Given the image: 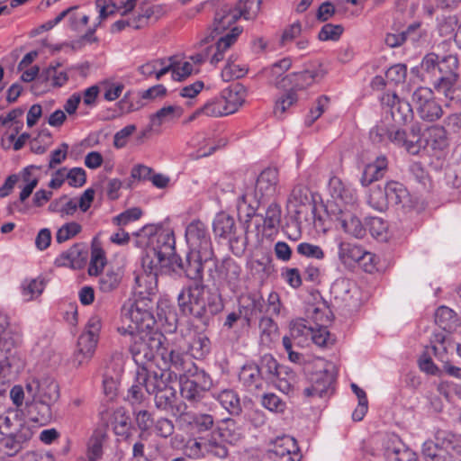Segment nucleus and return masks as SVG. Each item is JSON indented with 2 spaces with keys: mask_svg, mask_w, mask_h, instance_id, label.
Here are the masks:
<instances>
[{
  "mask_svg": "<svg viewBox=\"0 0 461 461\" xmlns=\"http://www.w3.org/2000/svg\"><path fill=\"white\" fill-rule=\"evenodd\" d=\"M204 255L203 251L190 249L185 260L176 256L170 266L174 272L181 270L187 278L194 281V284L184 287L177 296L180 312L208 327L213 317L222 312L224 303L221 294L217 291H208L205 295L206 286L203 283V264L212 263L215 256Z\"/></svg>",
  "mask_w": 461,
  "mask_h": 461,
  "instance_id": "f257e3e1",
  "label": "nucleus"
},
{
  "mask_svg": "<svg viewBox=\"0 0 461 461\" xmlns=\"http://www.w3.org/2000/svg\"><path fill=\"white\" fill-rule=\"evenodd\" d=\"M458 59L456 55L439 56L431 52L425 55L416 70L421 81L429 83L436 94L449 101L461 102V86L458 83Z\"/></svg>",
  "mask_w": 461,
  "mask_h": 461,
  "instance_id": "f03ea898",
  "label": "nucleus"
},
{
  "mask_svg": "<svg viewBox=\"0 0 461 461\" xmlns=\"http://www.w3.org/2000/svg\"><path fill=\"white\" fill-rule=\"evenodd\" d=\"M215 2L214 18L209 36L202 40L201 43H208L216 36L223 33L240 18L247 21L254 20L259 10L261 2Z\"/></svg>",
  "mask_w": 461,
  "mask_h": 461,
  "instance_id": "7ed1b4c3",
  "label": "nucleus"
},
{
  "mask_svg": "<svg viewBox=\"0 0 461 461\" xmlns=\"http://www.w3.org/2000/svg\"><path fill=\"white\" fill-rule=\"evenodd\" d=\"M135 6V2H108L103 6L97 5L100 8L101 19H104L121 10H122V15L133 11L131 17L126 20H119L113 23V29L118 32L123 30L126 26L136 30L143 28L148 23L149 19L154 17L157 20L161 15L159 6H149L148 2H142L139 11H134Z\"/></svg>",
  "mask_w": 461,
  "mask_h": 461,
  "instance_id": "20e7f679",
  "label": "nucleus"
},
{
  "mask_svg": "<svg viewBox=\"0 0 461 461\" xmlns=\"http://www.w3.org/2000/svg\"><path fill=\"white\" fill-rule=\"evenodd\" d=\"M278 183V171L276 168H266L258 176L255 191L253 194L255 202L249 201L252 194L246 192L241 194L237 203V208L240 213L246 211V222H249L251 218L256 215L258 205L266 197H272L276 194V185Z\"/></svg>",
  "mask_w": 461,
  "mask_h": 461,
  "instance_id": "39448f33",
  "label": "nucleus"
},
{
  "mask_svg": "<svg viewBox=\"0 0 461 461\" xmlns=\"http://www.w3.org/2000/svg\"><path fill=\"white\" fill-rule=\"evenodd\" d=\"M125 337H129V350L138 368L147 367L157 354L160 355L165 339L163 334L157 331H141Z\"/></svg>",
  "mask_w": 461,
  "mask_h": 461,
  "instance_id": "423d86ee",
  "label": "nucleus"
},
{
  "mask_svg": "<svg viewBox=\"0 0 461 461\" xmlns=\"http://www.w3.org/2000/svg\"><path fill=\"white\" fill-rule=\"evenodd\" d=\"M121 316L124 325L119 327L117 330L122 336L152 331L156 322L149 310L140 307L139 303L131 300L123 303Z\"/></svg>",
  "mask_w": 461,
  "mask_h": 461,
  "instance_id": "0eeeda50",
  "label": "nucleus"
},
{
  "mask_svg": "<svg viewBox=\"0 0 461 461\" xmlns=\"http://www.w3.org/2000/svg\"><path fill=\"white\" fill-rule=\"evenodd\" d=\"M369 203L378 211H384L389 204L400 206L404 210L412 208L411 195L406 187L399 182L390 181L384 189L373 190Z\"/></svg>",
  "mask_w": 461,
  "mask_h": 461,
  "instance_id": "6e6552de",
  "label": "nucleus"
},
{
  "mask_svg": "<svg viewBox=\"0 0 461 461\" xmlns=\"http://www.w3.org/2000/svg\"><path fill=\"white\" fill-rule=\"evenodd\" d=\"M454 448V435L447 430L437 429L433 439H427L421 447L426 461H460L450 454Z\"/></svg>",
  "mask_w": 461,
  "mask_h": 461,
  "instance_id": "1a4fd4ad",
  "label": "nucleus"
},
{
  "mask_svg": "<svg viewBox=\"0 0 461 461\" xmlns=\"http://www.w3.org/2000/svg\"><path fill=\"white\" fill-rule=\"evenodd\" d=\"M431 88L420 86L412 94V103L419 117L428 122H434L443 116V108L435 97Z\"/></svg>",
  "mask_w": 461,
  "mask_h": 461,
  "instance_id": "9d476101",
  "label": "nucleus"
},
{
  "mask_svg": "<svg viewBox=\"0 0 461 461\" xmlns=\"http://www.w3.org/2000/svg\"><path fill=\"white\" fill-rule=\"evenodd\" d=\"M176 380L177 375L172 370L150 371L148 367H140L136 372V382L153 396L173 387L172 384Z\"/></svg>",
  "mask_w": 461,
  "mask_h": 461,
  "instance_id": "9b49d317",
  "label": "nucleus"
},
{
  "mask_svg": "<svg viewBox=\"0 0 461 461\" xmlns=\"http://www.w3.org/2000/svg\"><path fill=\"white\" fill-rule=\"evenodd\" d=\"M212 267L208 269L209 276L220 285H226L231 291H235L240 283L241 267L231 258H224L221 264L213 259Z\"/></svg>",
  "mask_w": 461,
  "mask_h": 461,
  "instance_id": "f8f14e48",
  "label": "nucleus"
},
{
  "mask_svg": "<svg viewBox=\"0 0 461 461\" xmlns=\"http://www.w3.org/2000/svg\"><path fill=\"white\" fill-rule=\"evenodd\" d=\"M28 397L57 402L60 396L59 384L50 376L33 377L25 385Z\"/></svg>",
  "mask_w": 461,
  "mask_h": 461,
  "instance_id": "ddd939ff",
  "label": "nucleus"
},
{
  "mask_svg": "<svg viewBox=\"0 0 461 461\" xmlns=\"http://www.w3.org/2000/svg\"><path fill=\"white\" fill-rule=\"evenodd\" d=\"M324 207L328 216L337 221L345 232L356 238L365 235L366 230L360 220L349 212H344L336 201H328Z\"/></svg>",
  "mask_w": 461,
  "mask_h": 461,
  "instance_id": "4468645a",
  "label": "nucleus"
},
{
  "mask_svg": "<svg viewBox=\"0 0 461 461\" xmlns=\"http://www.w3.org/2000/svg\"><path fill=\"white\" fill-rule=\"evenodd\" d=\"M152 240V248L149 249L154 257L157 258V263L173 264L176 254V240L174 232L170 230H158Z\"/></svg>",
  "mask_w": 461,
  "mask_h": 461,
  "instance_id": "2eb2a0df",
  "label": "nucleus"
},
{
  "mask_svg": "<svg viewBox=\"0 0 461 461\" xmlns=\"http://www.w3.org/2000/svg\"><path fill=\"white\" fill-rule=\"evenodd\" d=\"M185 239L190 249L203 251L205 257L214 254L208 230L201 221L195 220L188 224Z\"/></svg>",
  "mask_w": 461,
  "mask_h": 461,
  "instance_id": "dca6fc26",
  "label": "nucleus"
},
{
  "mask_svg": "<svg viewBox=\"0 0 461 461\" xmlns=\"http://www.w3.org/2000/svg\"><path fill=\"white\" fill-rule=\"evenodd\" d=\"M389 141L397 147L403 148L409 154L417 155L422 146L420 127L414 124L409 132L403 129L393 127Z\"/></svg>",
  "mask_w": 461,
  "mask_h": 461,
  "instance_id": "f3484780",
  "label": "nucleus"
},
{
  "mask_svg": "<svg viewBox=\"0 0 461 461\" xmlns=\"http://www.w3.org/2000/svg\"><path fill=\"white\" fill-rule=\"evenodd\" d=\"M335 380L334 366H331V369L324 368L312 377V384L303 389V395L305 397H327L334 392Z\"/></svg>",
  "mask_w": 461,
  "mask_h": 461,
  "instance_id": "a211bd4d",
  "label": "nucleus"
},
{
  "mask_svg": "<svg viewBox=\"0 0 461 461\" xmlns=\"http://www.w3.org/2000/svg\"><path fill=\"white\" fill-rule=\"evenodd\" d=\"M123 373V357L121 353H114L107 366L103 379L104 394L113 399L116 395L117 386Z\"/></svg>",
  "mask_w": 461,
  "mask_h": 461,
  "instance_id": "6ab92c4d",
  "label": "nucleus"
},
{
  "mask_svg": "<svg viewBox=\"0 0 461 461\" xmlns=\"http://www.w3.org/2000/svg\"><path fill=\"white\" fill-rule=\"evenodd\" d=\"M382 102L390 108L391 116L395 123L406 124L413 119V111L409 102L400 99L396 94H385Z\"/></svg>",
  "mask_w": 461,
  "mask_h": 461,
  "instance_id": "aec40b11",
  "label": "nucleus"
},
{
  "mask_svg": "<svg viewBox=\"0 0 461 461\" xmlns=\"http://www.w3.org/2000/svg\"><path fill=\"white\" fill-rule=\"evenodd\" d=\"M162 360L168 366L167 370H172L177 375V378L186 372H190V367L194 364L191 361L187 353L178 348L167 349L162 348L160 352Z\"/></svg>",
  "mask_w": 461,
  "mask_h": 461,
  "instance_id": "412c9836",
  "label": "nucleus"
},
{
  "mask_svg": "<svg viewBox=\"0 0 461 461\" xmlns=\"http://www.w3.org/2000/svg\"><path fill=\"white\" fill-rule=\"evenodd\" d=\"M291 66L292 60L289 58H284L270 67L265 68L261 73L268 79L269 84L278 88H286L292 84V79L290 75L285 76V74Z\"/></svg>",
  "mask_w": 461,
  "mask_h": 461,
  "instance_id": "4be33fe9",
  "label": "nucleus"
},
{
  "mask_svg": "<svg viewBox=\"0 0 461 461\" xmlns=\"http://www.w3.org/2000/svg\"><path fill=\"white\" fill-rule=\"evenodd\" d=\"M155 407L170 415L182 414L185 408H187L186 404L178 399L176 390L173 386L162 393H156L154 396Z\"/></svg>",
  "mask_w": 461,
  "mask_h": 461,
  "instance_id": "5701e85b",
  "label": "nucleus"
},
{
  "mask_svg": "<svg viewBox=\"0 0 461 461\" xmlns=\"http://www.w3.org/2000/svg\"><path fill=\"white\" fill-rule=\"evenodd\" d=\"M264 307L265 300L260 294H249L239 301V310L247 326H250L252 320L263 312Z\"/></svg>",
  "mask_w": 461,
  "mask_h": 461,
  "instance_id": "b1692460",
  "label": "nucleus"
},
{
  "mask_svg": "<svg viewBox=\"0 0 461 461\" xmlns=\"http://www.w3.org/2000/svg\"><path fill=\"white\" fill-rule=\"evenodd\" d=\"M289 205L294 208V212L299 215L303 212L304 208H310L313 214V221L316 224L317 221L321 222L322 218L316 215V205L312 203L308 196L307 189L303 185H296L290 194L288 199Z\"/></svg>",
  "mask_w": 461,
  "mask_h": 461,
  "instance_id": "393cba45",
  "label": "nucleus"
},
{
  "mask_svg": "<svg viewBox=\"0 0 461 461\" xmlns=\"http://www.w3.org/2000/svg\"><path fill=\"white\" fill-rule=\"evenodd\" d=\"M56 402H48L43 400L29 399V397H27L25 402L30 419L41 425H45L52 420V406Z\"/></svg>",
  "mask_w": 461,
  "mask_h": 461,
  "instance_id": "a878e982",
  "label": "nucleus"
},
{
  "mask_svg": "<svg viewBox=\"0 0 461 461\" xmlns=\"http://www.w3.org/2000/svg\"><path fill=\"white\" fill-rule=\"evenodd\" d=\"M32 434L31 428H23L17 433L3 435L0 444L9 456H14L23 448V445L32 438Z\"/></svg>",
  "mask_w": 461,
  "mask_h": 461,
  "instance_id": "bb28decb",
  "label": "nucleus"
},
{
  "mask_svg": "<svg viewBox=\"0 0 461 461\" xmlns=\"http://www.w3.org/2000/svg\"><path fill=\"white\" fill-rule=\"evenodd\" d=\"M326 71L319 65L312 69H306L302 72L290 74L292 84L290 85L291 90L295 93L297 90H303L313 83L320 81L324 77Z\"/></svg>",
  "mask_w": 461,
  "mask_h": 461,
  "instance_id": "cd10ccee",
  "label": "nucleus"
},
{
  "mask_svg": "<svg viewBox=\"0 0 461 461\" xmlns=\"http://www.w3.org/2000/svg\"><path fill=\"white\" fill-rule=\"evenodd\" d=\"M240 382L249 390H260L263 385L264 375L257 364H247L239 374Z\"/></svg>",
  "mask_w": 461,
  "mask_h": 461,
  "instance_id": "c85d7f7f",
  "label": "nucleus"
},
{
  "mask_svg": "<svg viewBox=\"0 0 461 461\" xmlns=\"http://www.w3.org/2000/svg\"><path fill=\"white\" fill-rule=\"evenodd\" d=\"M86 253L82 251L80 244H75L67 251L62 252L55 260L58 267H68L79 269L83 267Z\"/></svg>",
  "mask_w": 461,
  "mask_h": 461,
  "instance_id": "c756f323",
  "label": "nucleus"
},
{
  "mask_svg": "<svg viewBox=\"0 0 461 461\" xmlns=\"http://www.w3.org/2000/svg\"><path fill=\"white\" fill-rule=\"evenodd\" d=\"M242 31V27L233 26L229 32L218 40L215 52L211 58L212 64L216 65L223 59L224 52L237 41Z\"/></svg>",
  "mask_w": 461,
  "mask_h": 461,
  "instance_id": "7c9ffc66",
  "label": "nucleus"
},
{
  "mask_svg": "<svg viewBox=\"0 0 461 461\" xmlns=\"http://www.w3.org/2000/svg\"><path fill=\"white\" fill-rule=\"evenodd\" d=\"M247 89L240 84H236L224 91L221 97L226 101V106L230 113H235L245 102Z\"/></svg>",
  "mask_w": 461,
  "mask_h": 461,
  "instance_id": "2f4dec72",
  "label": "nucleus"
},
{
  "mask_svg": "<svg viewBox=\"0 0 461 461\" xmlns=\"http://www.w3.org/2000/svg\"><path fill=\"white\" fill-rule=\"evenodd\" d=\"M339 258L344 264L373 259V255L364 252L358 246L348 242H341L339 247Z\"/></svg>",
  "mask_w": 461,
  "mask_h": 461,
  "instance_id": "473e14b6",
  "label": "nucleus"
},
{
  "mask_svg": "<svg viewBox=\"0 0 461 461\" xmlns=\"http://www.w3.org/2000/svg\"><path fill=\"white\" fill-rule=\"evenodd\" d=\"M456 313L447 306H440L435 312V322L444 331L452 332L459 326Z\"/></svg>",
  "mask_w": 461,
  "mask_h": 461,
  "instance_id": "72a5a7b5",
  "label": "nucleus"
},
{
  "mask_svg": "<svg viewBox=\"0 0 461 461\" xmlns=\"http://www.w3.org/2000/svg\"><path fill=\"white\" fill-rule=\"evenodd\" d=\"M215 398L230 415L239 416L241 413L242 406L240 398L234 390H222L217 393Z\"/></svg>",
  "mask_w": 461,
  "mask_h": 461,
  "instance_id": "f704fd0d",
  "label": "nucleus"
},
{
  "mask_svg": "<svg viewBox=\"0 0 461 461\" xmlns=\"http://www.w3.org/2000/svg\"><path fill=\"white\" fill-rule=\"evenodd\" d=\"M23 367V361L15 354L9 352V355L0 359V383L5 384L6 381H9Z\"/></svg>",
  "mask_w": 461,
  "mask_h": 461,
  "instance_id": "c9c22d12",
  "label": "nucleus"
},
{
  "mask_svg": "<svg viewBox=\"0 0 461 461\" xmlns=\"http://www.w3.org/2000/svg\"><path fill=\"white\" fill-rule=\"evenodd\" d=\"M211 351L209 338L202 333L194 335L188 344L187 352L196 359L205 357Z\"/></svg>",
  "mask_w": 461,
  "mask_h": 461,
  "instance_id": "e433bc0d",
  "label": "nucleus"
},
{
  "mask_svg": "<svg viewBox=\"0 0 461 461\" xmlns=\"http://www.w3.org/2000/svg\"><path fill=\"white\" fill-rule=\"evenodd\" d=\"M358 2H337L336 5H332L331 2H322L317 11V18L321 22L329 20L334 14H347L348 7L342 4L350 5L357 6Z\"/></svg>",
  "mask_w": 461,
  "mask_h": 461,
  "instance_id": "4c0bfd02",
  "label": "nucleus"
},
{
  "mask_svg": "<svg viewBox=\"0 0 461 461\" xmlns=\"http://www.w3.org/2000/svg\"><path fill=\"white\" fill-rule=\"evenodd\" d=\"M23 428H30L23 420L19 418L18 414L9 412L5 416H1L0 420V434L12 435L17 433Z\"/></svg>",
  "mask_w": 461,
  "mask_h": 461,
  "instance_id": "58836bf2",
  "label": "nucleus"
},
{
  "mask_svg": "<svg viewBox=\"0 0 461 461\" xmlns=\"http://www.w3.org/2000/svg\"><path fill=\"white\" fill-rule=\"evenodd\" d=\"M218 431L222 440L230 444H235L242 437L241 429L232 419L223 420L221 425L218 428Z\"/></svg>",
  "mask_w": 461,
  "mask_h": 461,
  "instance_id": "ea45409f",
  "label": "nucleus"
},
{
  "mask_svg": "<svg viewBox=\"0 0 461 461\" xmlns=\"http://www.w3.org/2000/svg\"><path fill=\"white\" fill-rule=\"evenodd\" d=\"M106 433L103 429H95L87 444V457L91 461H96L103 455V444Z\"/></svg>",
  "mask_w": 461,
  "mask_h": 461,
  "instance_id": "a19ab883",
  "label": "nucleus"
},
{
  "mask_svg": "<svg viewBox=\"0 0 461 461\" xmlns=\"http://www.w3.org/2000/svg\"><path fill=\"white\" fill-rule=\"evenodd\" d=\"M234 228V219L226 213H219L212 223L214 234L221 238H228L232 234Z\"/></svg>",
  "mask_w": 461,
  "mask_h": 461,
  "instance_id": "79ce46f5",
  "label": "nucleus"
},
{
  "mask_svg": "<svg viewBox=\"0 0 461 461\" xmlns=\"http://www.w3.org/2000/svg\"><path fill=\"white\" fill-rule=\"evenodd\" d=\"M113 431L116 435L127 438L131 435V418L122 409H118L113 413Z\"/></svg>",
  "mask_w": 461,
  "mask_h": 461,
  "instance_id": "37998d69",
  "label": "nucleus"
},
{
  "mask_svg": "<svg viewBox=\"0 0 461 461\" xmlns=\"http://www.w3.org/2000/svg\"><path fill=\"white\" fill-rule=\"evenodd\" d=\"M178 378L180 383V393L184 399L189 402H198L202 399L204 393L203 390H200L198 385L183 375Z\"/></svg>",
  "mask_w": 461,
  "mask_h": 461,
  "instance_id": "c03bdc74",
  "label": "nucleus"
},
{
  "mask_svg": "<svg viewBox=\"0 0 461 461\" xmlns=\"http://www.w3.org/2000/svg\"><path fill=\"white\" fill-rule=\"evenodd\" d=\"M45 288V281L42 278L25 280L21 286L22 295L24 301L29 302L39 297Z\"/></svg>",
  "mask_w": 461,
  "mask_h": 461,
  "instance_id": "a18cd8bd",
  "label": "nucleus"
},
{
  "mask_svg": "<svg viewBox=\"0 0 461 461\" xmlns=\"http://www.w3.org/2000/svg\"><path fill=\"white\" fill-rule=\"evenodd\" d=\"M259 370L264 375V380L273 381L279 376V367L277 361L270 354H266L260 357Z\"/></svg>",
  "mask_w": 461,
  "mask_h": 461,
  "instance_id": "49530a36",
  "label": "nucleus"
},
{
  "mask_svg": "<svg viewBox=\"0 0 461 461\" xmlns=\"http://www.w3.org/2000/svg\"><path fill=\"white\" fill-rule=\"evenodd\" d=\"M184 375L204 392L209 390L212 384L210 375L204 370L199 369L194 364L190 367V372H186Z\"/></svg>",
  "mask_w": 461,
  "mask_h": 461,
  "instance_id": "de8ad7c7",
  "label": "nucleus"
},
{
  "mask_svg": "<svg viewBox=\"0 0 461 461\" xmlns=\"http://www.w3.org/2000/svg\"><path fill=\"white\" fill-rule=\"evenodd\" d=\"M201 111L203 114L212 117H220L230 114L226 106V101L221 96L207 102Z\"/></svg>",
  "mask_w": 461,
  "mask_h": 461,
  "instance_id": "09e8293b",
  "label": "nucleus"
},
{
  "mask_svg": "<svg viewBox=\"0 0 461 461\" xmlns=\"http://www.w3.org/2000/svg\"><path fill=\"white\" fill-rule=\"evenodd\" d=\"M178 113L177 116L181 115V108L175 105H168L162 107L157 113H153L149 117V121L152 125H155L158 129L166 122L172 120L175 117V113Z\"/></svg>",
  "mask_w": 461,
  "mask_h": 461,
  "instance_id": "8fccbe9b",
  "label": "nucleus"
},
{
  "mask_svg": "<svg viewBox=\"0 0 461 461\" xmlns=\"http://www.w3.org/2000/svg\"><path fill=\"white\" fill-rule=\"evenodd\" d=\"M385 456L388 461H418L416 454L404 446L387 447Z\"/></svg>",
  "mask_w": 461,
  "mask_h": 461,
  "instance_id": "3c124183",
  "label": "nucleus"
},
{
  "mask_svg": "<svg viewBox=\"0 0 461 461\" xmlns=\"http://www.w3.org/2000/svg\"><path fill=\"white\" fill-rule=\"evenodd\" d=\"M429 143L433 149L443 150L448 146L447 132L441 126H435L429 130Z\"/></svg>",
  "mask_w": 461,
  "mask_h": 461,
  "instance_id": "603ef678",
  "label": "nucleus"
},
{
  "mask_svg": "<svg viewBox=\"0 0 461 461\" xmlns=\"http://www.w3.org/2000/svg\"><path fill=\"white\" fill-rule=\"evenodd\" d=\"M98 339L83 332L77 339V350L84 354L85 357H93Z\"/></svg>",
  "mask_w": 461,
  "mask_h": 461,
  "instance_id": "864d4df0",
  "label": "nucleus"
},
{
  "mask_svg": "<svg viewBox=\"0 0 461 461\" xmlns=\"http://www.w3.org/2000/svg\"><path fill=\"white\" fill-rule=\"evenodd\" d=\"M106 263L104 252L100 248H93L91 254L90 265L88 267V274L90 276H97L104 268Z\"/></svg>",
  "mask_w": 461,
  "mask_h": 461,
  "instance_id": "5fc2aeb1",
  "label": "nucleus"
},
{
  "mask_svg": "<svg viewBox=\"0 0 461 461\" xmlns=\"http://www.w3.org/2000/svg\"><path fill=\"white\" fill-rule=\"evenodd\" d=\"M152 429L156 436L167 438L174 434L175 425L171 420L160 417L154 422Z\"/></svg>",
  "mask_w": 461,
  "mask_h": 461,
  "instance_id": "6e6d98bb",
  "label": "nucleus"
},
{
  "mask_svg": "<svg viewBox=\"0 0 461 461\" xmlns=\"http://www.w3.org/2000/svg\"><path fill=\"white\" fill-rule=\"evenodd\" d=\"M81 230V225L76 221L66 223L58 230L56 233V240L58 243H63L77 236Z\"/></svg>",
  "mask_w": 461,
  "mask_h": 461,
  "instance_id": "4d7b16f0",
  "label": "nucleus"
},
{
  "mask_svg": "<svg viewBox=\"0 0 461 461\" xmlns=\"http://www.w3.org/2000/svg\"><path fill=\"white\" fill-rule=\"evenodd\" d=\"M121 276L113 271H107L100 277L99 288L104 293H110L116 289L121 283Z\"/></svg>",
  "mask_w": 461,
  "mask_h": 461,
  "instance_id": "13d9d810",
  "label": "nucleus"
},
{
  "mask_svg": "<svg viewBox=\"0 0 461 461\" xmlns=\"http://www.w3.org/2000/svg\"><path fill=\"white\" fill-rule=\"evenodd\" d=\"M330 103V98L327 95L320 96L314 106L310 109L309 114L306 116L305 123L311 126L321 115L323 113Z\"/></svg>",
  "mask_w": 461,
  "mask_h": 461,
  "instance_id": "bf43d9fd",
  "label": "nucleus"
},
{
  "mask_svg": "<svg viewBox=\"0 0 461 461\" xmlns=\"http://www.w3.org/2000/svg\"><path fill=\"white\" fill-rule=\"evenodd\" d=\"M281 221L280 206L272 203L268 205L264 217V225L267 229L272 230L277 227Z\"/></svg>",
  "mask_w": 461,
  "mask_h": 461,
  "instance_id": "052dcab7",
  "label": "nucleus"
},
{
  "mask_svg": "<svg viewBox=\"0 0 461 461\" xmlns=\"http://www.w3.org/2000/svg\"><path fill=\"white\" fill-rule=\"evenodd\" d=\"M248 68L245 66H240L239 64H226L223 69L221 70V76L225 82L231 81L233 79H238L243 77L247 72Z\"/></svg>",
  "mask_w": 461,
  "mask_h": 461,
  "instance_id": "680f3d73",
  "label": "nucleus"
},
{
  "mask_svg": "<svg viewBox=\"0 0 461 461\" xmlns=\"http://www.w3.org/2000/svg\"><path fill=\"white\" fill-rule=\"evenodd\" d=\"M262 405L273 412L282 413L286 408V403L275 393H266L262 398Z\"/></svg>",
  "mask_w": 461,
  "mask_h": 461,
  "instance_id": "e2e57ef3",
  "label": "nucleus"
},
{
  "mask_svg": "<svg viewBox=\"0 0 461 461\" xmlns=\"http://www.w3.org/2000/svg\"><path fill=\"white\" fill-rule=\"evenodd\" d=\"M135 422L141 432L149 431L153 425L154 420L151 412L147 410L134 411Z\"/></svg>",
  "mask_w": 461,
  "mask_h": 461,
  "instance_id": "0e129e2a",
  "label": "nucleus"
},
{
  "mask_svg": "<svg viewBox=\"0 0 461 461\" xmlns=\"http://www.w3.org/2000/svg\"><path fill=\"white\" fill-rule=\"evenodd\" d=\"M297 102V95L294 90L288 91L280 97L275 105L274 113L276 115H282L290 106Z\"/></svg>",
  "mask_w": 461,
  "mask_h": 461,
  "instance_id": "69168bd1",
  "label": "nucleus"
},
{
  "mask_svg": "<svg viewBox=\"0 0 461 461\" xmlns=\"http://www.w3.org/2000/svg\"><path fill=\"white\" fill-rule=\"evenodd\" d=\"M296 250L298 254L306 258L316 259H321L324 258V252L320 246L308 242H302L298 244Z\"/></svg>",
  "mask_w": 461,
  "mask_h": 461,
  "instance_id": "338daca9",
  "label": "nucleus"
},
{
  "mask_svg": "<svg viewBox=\"0 0 461 461\" xmlns=\"http://www.w3.org/2000/svg\"><path fill=\"white\" fill-rule=\"evenodd\" d=\"M406 75V66L403 64H395L387 69L385 78L387 81L399 84L405 80Z\"/></svg>",
  "mask_w": 461,
  "mask_h": 461,
  "instance_id": "774afa93",
  "label": "nucleus"
}]
</instances>
